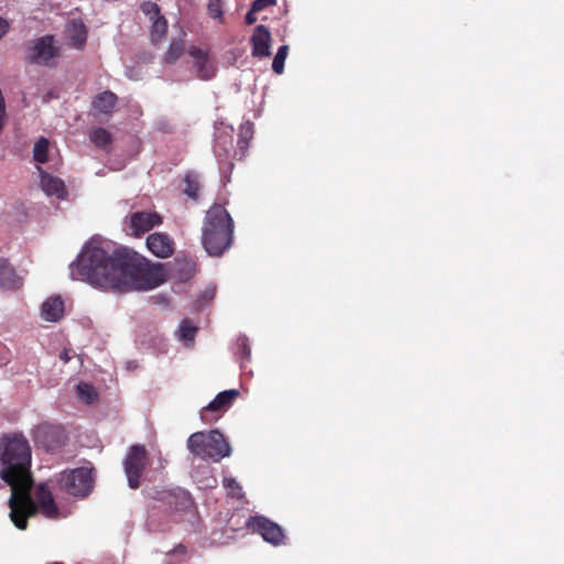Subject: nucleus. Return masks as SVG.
<instances>
[{"instance_id": "nucleus-1", "label": "nucleus", "mask_w": 564, "mask_h": 564, "mask_svg": "<svg viewBox=\"0 0 564 564\" xmlns=\"http://www.w3.org/2000/svg\"><path fill=\"white\" fill-rule=\"evenodd\" d=\"M70 271L74 279L87 281L104 291L121 293L152 290L165 281L162 263L149 264L128 248L109 253L87 245L70 264Z\"/></svg>"}, {"instance_id": "nucleus-2", "label": "nucleus", "mask_w": 564, "mask_h": 564, "mask_svg": "<svg viewBox=\"0 0 564 564\" xmlns=\"http://www.w3.org/2000/svg\"><path fill=\"white\" fill-rule=\"evenodd\" d=\"M31 446L21 433L0 437V478L9 486L33 485Z\"/></svg>"}, {"instance_id": "nucleus-3", "label": "nucleus", "mask_w": 564, "mask_h": 564, "mask_svg": "<svg viewBox=\"0 0 564 564\" xmlns=\"http://www.w3.org/2000/svg\"><path fill=\"white\" fill-rule=\"evenodd\" d=\"M235 224L220 204H214L206 212L202 228V243L208 254L221 256L232 245Z\"/></svg>"}, {"instance_id": "nucleus-4", "label": "nucleus", "mask_w": 564, "mask_h": 564, "mask_svg": "<svg viewBox=\"0 0 564 564\" xmlns=\"http://www.w3.org/2000/svg\"><path fill=\"white\" fill-rule=\"evenodd\" d=\"M32 486L33 485L10 486V519L20 530H25L28 528L29 518L36 513V505L31 496Z\"/></svg>"}, {"instance_id": "nucleus-5", "label": "nucleus", "mask_w": 564, "mask_h": 564, "mask_svg": "<svg viewBox=\"0 0 564 564\" xmlns=\"http://www.w3.org/2000/svg\"><path fill=\"white\" fill-rule=\"evenodd\" d=\"M59 488L74 497H87L94 487L93 469L79 467L64 470L57 478Z\"/></svg>"}, {"instance_id": "nucleus-6", "label": "nucleus", "mask_w": 564, "mask_h": 564, "mask_svg": "<svg viewBox=\"0 0 564 564\" xmlns=\"http://www.w3.org/2000/svg\"><path fill=\"white\" fill-rule=\"evenodd\" d=\"M148 465V452L144 445L134 444L130 446L123 460L124 473L129 487L138 489L141 485V476Z\"/></svg>"}, {"instance_id": "nucleus-7", "label": "nucleus", "mask_w": 564, "mask_h": 564, "mask_svg": "<svg viewBox=\"0 0 564 564\" xmlns=\"http://www.w3.org/2000/svg\"><path fill=\"white\" fill-rule=\"evenodd\" d=\"M247 525L253 532L259 533L264 541L273 545L282 544L285 538L284 532L279 524L262 516L251 517L248 520Z\"/></svg>"}, {"instance_id": "nucleus-8", "label": "nucleus", "mask_w": 564, "mask_h": 564, "mask_svg": "<svg viewBox=\"0 0 564 564\" xmlns=\"http://www.w3.org/2000/svg\"><path fill=\"white\" fill-rule=\"evenodd\" d=\"M140 8L152 22L150 31L152 43L161 42L167 32V21L161 14L159 6L155 2L144 1Z\"/></svg>"}, {"instance_id": "nucleus-9", "label": "nucleus", "mask_w": 564, "mask_h": 564, "mask_svg": "<svg viewBox=\"0 0 564 564\" xmlns=\"http://www.w3.org/2000/svg\"><path fill=\"white\" fill-rule=\"evenodd\" d=\"M162 221V216L156 212H134L129 217V228L135 237H140Z\"/></svg>"}, {"instance_id": "nucleus-10", "label": "nucleus", "mask_w": 564, "mask_h": 564, "mask_svg": "<svg viewBox=\"0 0 564 564\" xmlns=\"http://www.w3.org/2000/svg\"><path fill=\"white\" fill-rule=\"evenodd\" d=\"M271 33L269 29L259 24L254 28L250 37L251 55L256 58H265L271 55Z\"/></svg>"}, {"instance_id": "nucleus-11", "label": "nucleus", "mask_w": 564, "mask_h": 564, "mask_svg": "<svg viewBox=\"0 0 564 564\" xmlns=\"http://www.w3.org/2000/svg\"><path fill=\"white\" fill-rule=\"evenodd\" d=\"M56 55L57 48L54 45V37L46 35L34 42L29 58L32 63L46 65Z\"/></svg>"}, {"instance_id": "nucleus-12", "label": "nucleus", "mask_w": 564, "mask_h": 564, "mask_svg": "<svg viewBox=\"0 0 564 564\" xmlns=\"http://www.w3.org/2000/svg\"><path fill=\"white\" fill-rule=\"evenodd\" d=\"M34 502L36 505V512L40 510L45 517L54 519L59 514V510L55 503L53 494L45 484L36 486L34 491Z\"/></svg>"}, {"instance_id": "nucleus-13", "label": "nucleus", "mask_w": 564, "mask_h": 564, "mask_svg": "<svg viewBox=\"0 0 564 564\" xmlns=\"http://www.w3.org/2000/svg\"><path fill=\"white\" fill-rule=\"evenodd\" d=\"M148 249L158 258L171 257L175 250L173 239L165 232H153L147 238Z\"/></svg>"}, {"instance_id": "nucleus-14", "label": "nucleus", "mask_w": 564, "mask_h": 564, "mask_svg": "<svg viewBox=\"0 0 564 564\" xmlns=\"http://www.w3.org/2000/svg\"><path fill=\"white\" fill-rule=\"evenodd\" d=\"M230 455L229 443L225 440L219 431H212L208 434L207 454L206 457L215 462Z\"/></svg>"}, {"instance_id": "nucleus-15", "label": "nucleus", "mask_w": 564, "mask_h": 564, "mask_svg": "<svg viewBox=\"0 0 564 564\" xmlns=\"http://www.w3.org/2000/svg\"><path fill=\"white\" fill-rule=\"evenodd\" d=\"M66 35L73 47L82 50L87 41V28L80 19H73L66 24Z\"/></svg>"}, {"instance_id": "nucleus-16", "label": "nucleus", "mask_w": 564, "mask_h": 564, "mask_svg": "<svg viewBox=\"0 0 564 564\" xmlns=\"http://www.w3.org/2000/svg\"><path fill=\"white\" fill-rule=\"evenodd\" d=\"M239 394L240 393L237 389L219 392L215 399L204 408V410L208 412H225L232 405Z\"/></svg>"}, {"instance_id": "nucleus-17", "label": "nucleus", "mask_w": 564, "mask_h": 564, "mask_svg": "<svg viewBox=\"0 0 564 564\" xmlns=\"http://www.w3.org/2000/svg\"><path fill=\"white\" fill-rule=\"evenodd\" d=\"M43 319L47 322H57L64 316V302L61 296L48 297L41 310Z\"/></svg>"}, {"instance_id": "nucleus-18", "label": "nucleus", "mask_w": 564, "mask_h": 564, "mask_svg": "<svg viewBox=\"0 0 564 564\" xmlns=\"http://www.w3.org/2000/svg\"><path fill=\"white\" fill-rule=\"evenodd\" d=\"M21 284V279L13 267L6 259L0 258V289L17 290Z\"/></svg>"}, {"instance_id": "nucleus-19", "label": "nucleus", "mask_w": 564, "mask_h": 564, "mask_svg": "<svg viewBox=\"0 0 564 564\" xmlns=\"http://www.w3.org/2000/svg\"><path fill=\"white\" fill-rule=\"evenodd\" d=\"M118 97L112 91L106 90L98 94L93 100V107L101 113L109 115L117 105Z\"/></svg>"}, {"instance_id": "nucleus-20", "label": "nucleus", "mask_w": 564, "mask_h": 564, "mask_svg": "<svg viewBox=\"0 0 564 564\" xmlns=\"http://www.w3.org/2000/svg\"><path fill=\"white\" fill-rule=\"evenodd\" d=\"M89 139L94 143L95 147L102 149L106 152L111 151V145L113 142L112 134L105 128L94 127L89 131Z\"/></svg>"}, {"instance_id": "nucleus-21", "label": "nucleus", "mask_w": 564, "mask_h": 564, "mask_svg": "<svg viewBox=\"0 0 564 564\" xmlns=\"http://www.w3.org/2000/svg\"><path fill=\"white\" fill-rule=\"evenodd\" d=\"M208 435L203 432L193 433L188 441L187 447L192 454L206 458L207 454Z\"/></svg>"}, {"instance_id": "nucleus-22", "label": "nucleus", "mask_w": 564, "mask_h": 564, "mask_svg": "<svg viewBox=\"0 0 564 564\" xmlns=\"http://www.w3.org/2000/svg\"><path fill=\"white\" fill-rule=\"evenodd\" d=\"M41 184L47 195H55L58 198H63L66 193L63 181L48 174L42 175Z\"/></svg>"}, {"instance_id": "nucleus-23", "label": "nucleus", "mask_w": 564, "mask_h": 564, "mask_svg": "<svg viewBox=\"0 0 564 564\" xmlns=\"http://www.w3.org/2000/svg\"><path fill=\"white\" fill-rule=\"evenodd\" d=\"M252 137H253V124L249 121L242 123L239 129L238 142H237L238 150L240 152L241 158L245 156Z\"/></svg>"}, {"instance_id": "nucleus-24", "label": "nucleus", "mask_w": 564, "mask_h": 564, "mask_svg": "<svg viewBox=\"0 0 564 564\" xmlns=\"http://www.w3.org/2000/svg\"><path fill=\"white\" fill-rule=\"evenodd\" d=\"M184 194H186L191 199L197 200L199 198L202 187L198 174L193 172L186 173L184 176Z\"/></svg>"}, {"instance_id": "nucleus-25", "label": "nucleus", "mask_w": 564, "mask_h": 564, "mask_svg": "<svg viewBox=\"0 0 564 564\" xmlns=\"http://www.w3.org/2000/svg\"><path fill=\"white\" fill-rule=\"evenodd\" d=\"M185 51V42L183 39H174L170 43L167 51L164 54L163 62L165 64H174Z\"/></svg>"}, {"instance_id": "nucleus-26", "label": "nucleus", "mask_w": 564, "mask_h": 564, "mask_svg": "<svg viewBox=\"0 0 564 564\" xmlns=\"http://www.w3.org/2000/svg\"><path fill=\"white\" fill-rule=\"evenodd\" d=\"M177 275L182 281H187L196 272V263L189 258L175 259Z\"/></svg>"}, {"instance_id": "nucleus-27", "label": "nucleus", "mask_w": 564, "mask_h": 564, "mask_svg": "<svg viewBox=\"0 0 564 564\" xmlns=\"http://www.w3.org/2000/svg\"><path fill=\"white\" fill-rule=\"evenodd\" d=\"M48 140L46 138H40L33 150V156L34 160L39 163H45L47 161V153H48Z\"/></svg>"}, {"instance_id": "nucleus-28", "label": "nucleus", "mask_w": 564, "mask_h": 564, "mask_svg": "<svg viewBox=\"0 0 564 564\" xmlns=\"http://www.w3.org/2000/svg\"><path fill=\"white\" fill-rule=\"evenodd\" d=\"M289 54V46L282 45L279 47L273 62L272 69L275 74L281 75L284 72V63Z\"/></svg>"}, {"instance_id": "nucleus-29", "label": "nucleus", "mask_w": 564, "mask_h": 564, "mask_svg": "<svg viewBox=\"0 0 564 564\" xmlns=\"http://www.w3.org/2000/svg\"><path fill=\"white\" fill-rule=\"evenodd\" d=\"M198 328L188 319H184L178 329V337L183 341H194Z\"/></svg>"}, {"instance_id": "nucleus-30", "label": "nucleus", "mask_w": 564, "mask_h": 564, "mask_svg": "<svg viewBox=\"0 0 564 564\" xmlns=\"http://www.w3.org/2000/svg\"><path fill=\"white\" fill-rule=\"evenodd\" d=\"M46 434L47 436H52V442L46 444L48 451L59 448L65 442L64 433L58 427L48 429Z\"/></svg>"}, {"instance_id": "nucleus-31", "label": "nucleus", "mask_w": 564, "mask_h": 564, "mask_svg": "<svg viewBox=\"0 0 564 564\" xmlns=\"http://www.w3.org/2000/svg\"><path fill=\"white\" fill-rule=\"evenodd\" d=\"M77 391H78V395L83 400H85L87 403H93L98 398V394H97L95 388L89 383L80 382L77 386Z\"/></svg>"}, {"instance_id": "nucleus-32", "label": "nucleus", "mask_w": 564, "mask_h": 564, "mask_svg": "<svg viewBox=\"0 0 564 564\" xmlns=\"http://www.w3.org/2000/svg\"><path fill=\"white\" fill-rule=\"evenodd\" d=\"M224 487L228 490L229 496L234 498L242 497V488L235 478H225Z\"/></svg>"}, {"instance_id": "nucleus-33", "label": "nucleus", "mask_w": 564, "mask_h": 564, "mask_svg": "<svg viewBox=\"0 0 564 564\" xmlns=\"http://www.w3.org/2000/svg\"><path fill=\"white\" fill-rule=\"evenodd\" d=\"M195 66L199 78L210 79L214 76V69L208 65V57L204 58V63L195 62Z\"/></svg>"}, {"instance_id": "nucleus-34", "label": "nucleus", "mask_w": 564, "mask_h": 564, "mask_svg": "<svg viewBox=\"0 0 564 564\" xmlns=\"http://www.w3.org/2000/svg\"><path fill=\"white\" fill-rule=\"evenodd\" d=\"M208 14L214 19H221L223 17V3L221 0H209L208 1Z\"/></svg>"}, {"instance_id": "nucleus-35", "label": "nucleus", "mask_w": 564, "mask_h": 564, "mask_svg": "<svg viewBox=\"0 0 564 564\" xmlns=\"http://www.w3.org/2000/svg\"><path fill=\"white\" fill-rule=\"evenodd\" d=\"M188 54L195 59V62L204 63V58L208 57L207 53L202 48L192 46L188 50Z\"/></svg>"}, {"instance_id": "nucleus-36", "label": "nucleus", "mask_w": 564, "mask_h": 564, "mask_svg": "<svg viewBox=\"0 0 564 564\" xmlns=\"http://www.w3.org/2000/svg\"><path fill=\"white\" fill-rule=\"evenodd\" d=\"M274 0H254L251 8L256 12H260L267 7L274 4Z\"/></svg>"}, {"instance_id": "nucleus-37", "label": "nucleus", "mask_w": 564, "mask_h": 564, "mask_svg": "<svg viewBox=\"0 0 564 564\" xmlns=\"http://www.w3.org/2000/svg\"><path fill=\"white\" fill-rule=\"evenodd\" d=\"M9 22L0 17V40L9 32Z\"/></svg>"}, {"instance_id": "nucleus-38", "label": "nucleus", "mask_w": 564, "mask_h": 564, "mask_svg": "<svg viewBox=\"0 0 564 564\" xmlns=\"http://www.w3.org/2000/svg\"><path fill=\"white\" fill-rule=\"evenodd\" d=\"M59 359L64 362V364H67L69 362V360L72 359V355H70V350L65 348L61 351L59 354Z\"/></svg>"}, {"instance_id": "nucleus-39", "label": "nucleus", "mask_w": 564, "mask_h": 564, "mask_svg": "<svg viewBox=\"0 0 564 564\" xmlns=\"http://www.w3.org/2000/svg\"><path fill=\"white\" fill-rule=\"evenodd\" d=\"M186 546L183 544H177L171 552H167V555L170 554H181L184 555L186 553Z\"/></svg>"}, {"instance_id": "nucleus-40", "label": "nucleus", "mask_w": 564, "mask_h": 564, "mask_svg": "<svg viewBox=\"0 0 564 564\" xmlns=\"http://www.w3.org/2000/svg\"><path fill=\"white\" fill-rule=\"evenodd\" d=\"M257 12L250 9V11L246 14V23L251 25L257 21L256 14Z\"/></svg>"}, {"instance_id": "nucleus-41", "label": "nucleus", "mask_w": 564, "mask_h": 564, "mask_svg": "<svg viewBox=\"0 0 564 564\" xmlns=\"http://www.w3.org/2000/svg\"><path fill=\"white\" fill-rule=\"evenodd\" d=\"M239 350L241 352V355L245 357V358H249L250 357V347L248 346L247 343H242L240 346H239Z\"/></svg>"}, {"instance_id": "nucleus-42", "label": "nucleus", "mask_w": 564, "mask_h": 564, "mask_svg": "<svg viewBox=\"0 0 564 564\" xmlns=\"http://www.w3.org/2000/svg\"><path fill=\"white\" fill-rule=\"evenodd\" d=\"M188 502H189V499L185 495H183L182 496V505H185V503H188Z\"/></svg>"}, {"instance_id": "nucleus-43", "label": "nucleus", "mask_w": 564, "mask_h": 564, "mask_svg": "<svg viewBox=\"0 0 564 564\" xmlns=\"http://www.w3.org/2000/svg\"><path fill=\"white\" fill-rule=\"evenodd\" d=\"M169 498H170V500H169V503H170V505H172V503H173V502H172V499H174V500H176V499H177V497H176V496H174V495H172V494H169Z\"/></svg>"}]
</instances>
